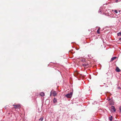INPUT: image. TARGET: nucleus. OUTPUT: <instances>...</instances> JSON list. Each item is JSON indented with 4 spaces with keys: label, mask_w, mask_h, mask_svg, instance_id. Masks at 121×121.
Here are the masks:
<instances>
[{
    "label": "nucleus",
    "mask_w": 121,
    "mask_h": 121,
    "mask_svg": "<svg viewBox=\"0 0 121 121\" xmlns=\"http://www.w3.org/2000/svg\"><path fill=\"white\" fill-rule=\"evenodd\" d=\"M73 93L72 92H71L70 93L68 94H67L65 95V96L67 97L68 98H71L72 96Z\"/></svg>",
    "instance_id": "nucleus-1"
},
{
    "label": "nucleus",
    "mask_w": 121,
    "mask_h": 121,
    "mask_svg": "<svg viewBox=\"0 0 121 121\" xmlns=\"http://www.w3.org/2000/svg\"><path fill=\"white\" fill-rule=\"evenodd\" d=\"M51 95H53L54 96H55L56 95H57V93L56 92V91H52L50 92V96H51Z\"/></svg>",
    "instance_id": "nucleus-2"
},
{
    "label": "nucleus",
    "mask_w": 121,
    "mask_h": 121,
    "mask_svg": "<svg viewBox=\"0 0 121 121\" xmlns=\"http://www.w3.org/2000/svg\"><path fill=\"white\" fill-rule=\"evenodd\" d=\"M13 106H14V108L15 109H17V108H20L21 107L20 105L19 104H17V105H13Z\"/></svg>",
    "instance_id": "nucleus-3"
},
{
    "label": "nucleus",
    "mask_w": 121,
    "mask_h": 121,
    "mask_svg": "<svg viewBox=\"0 0 121 121\" xmlns=\"http://www.w3.org/2000/svg\"><path fill=\"white\" fill-rule=\"evenodd\" d=\"M116 71L117 72H119L120 71V70L117 67H116Z\"/></svg>",
    "instance_id": "nucleus-4"
},
{
    "label": "nucleus",
    "mask_w": 121,
    "mask_h": 121,
    "mask_svg": "<svg viewBox=\"0 0 121 121\" xmlns=\"http://www.w3.org/2000/svg\"><path fill=\"white\" fill-rule=\"evenodd\" d=\"M111 108L112 109H113V110L114 112H115L116 111V109L114 106H112L111 107Z\"/></svg>",
    "instance_id": "nucleus-5"
},
{
    "label": "nucleus",
    "mask_w": 121,
    "mask_h": 121,
    "mask_svg": "<svg viewBox=\"0 0 121 121\" xmlns=\"http://www.w3.org/2000/svg\"><path fill=\"white\" fill-rule=\"evenodd\" d=\"M79 74L78 73L77 71H75L74 72V74L75 76H77Z\"/></svg>",
    "instance_id": "nucleus-6"
},
{
    "label": "nucleus",
    "mask_w": 121,
    "mask_h": 121,
    "mask_svg": "<svg viewBox=\"0 0 121 121\" xmlns=\"http://www.w3.org/2000/svg\"><path fill=\"white\" fill-rule=\"evenodd\" d=\"M117 58V57H112L111 59V61H112L116 59Z\"/></svg>",
    "instance_id": "nucleus-7"
},
{
    "label": "nucleus",
    "mask_w": 121,
    "mask_h": 121,
    "mask_svg": "<svg viewBox=\"0 0 121 121\" xmlns=\"http://www.w3.org/2000/svg\"><path fill=\"white\" fill-rule=\"evenodd\" d=\"M40 95L41 96H43L44 95V93L43 92H41L40 93Z\"/></svg>",
    "instance_id": "nucleus-8"
},
{
    "label": "nucleus",
    "mask_w": 121,
    "mask_h": 121,
    "mask_svg": "<svg viewBox=\"0 0 121 121\" xmlns=\"http://www.w3.org/2000/svg\"><path fill=\"white\" fill-rule=\"evenodd\" d=\"M112 117L111 116L109 118V120L110 121H112Z\"/></svg>",
    "instance_id": "nucleus-9"
},
{
    "label": "nucleus",
    "mask_w": 121,
    "mask_h": 121,
    "mask_svg": "<svg viewBox=\"0 0 121 121\" xmlns=\"http://www.w3.org/2000/svg\"><path fill=\"white\" fill-rule=\"evenodd\" d=\"M82 65L84 67H86L88 65L87 64H82Z\"/></svg>",
    "instance_id": "nucleus-10"
},
{
    "label": "nucleus",
    "mask_w": 121,
    "mask_h": 121,
    "mask_svg": "<svg viewBox=\"0 0 121 121\" xmlns=\"http://www.w3.org/2000/svg\"><path fill=\"white\" fill-rule=\"evenodd\" d=\"M100 29V28H99V29H98V30H97V33L98 34H99L100 33V32H99Z\"/></svg>",
    "instance_id": "nucleus-11"
},
{
    "label": "nucleus",
    "mask_w": 121,
    "mask_h": 121,
    "mask_svg": "<svg viewBox=\"0 0 121 121\" xmlns=\"http://www.w3.org/2000/svg\"><path fill=\"white\" fill-rule=\"evenodd\" d=\"M43 119V117H41L39 119V121H42Z\"/></svg>",
    "instance_id": "nucleus-12"
},
{
    "label": "nucleus",
    "mask_w": 121,
    "mask_h": 121,
    "mask_svg": "<svg viewBox=\"0 0 121 121\" xmlns=\"http://www.w3.org/2000/svg\"><path fill=\"white\" fill-rule=\"evenodd\" d=\"M57 101L56 99L55 98H54L53 100V101L54 103L56 102Z\"/></svg>",
    "instance_id": "nucleus-13"
},
{
    "label": "nucleus",
    "mask_w": 121,
    "mask_h": 121,
    "mask_svg": "<svg viewBox=\"0 0 121 121\" xmlns=\"http://www.w3.org/2000/svg\"><path fill=\"white\" fill-rule=\"evenodd\" d=\"M117 35L118 36H121V33L120 32L118 33H117Z\"/></svg>",
    "instance_id": "nucleus-14"
},
{
    "label": "nucleus",
    "mask_w": 121,
    "mask_h": 121,
    "mask_svg": "<svg viewBox=\"0 0 121 121\" xmlns=\"http://www.w3.org/2000/svg\"><path fill=\"white\" fill-rule=\"evenodd\" d=\"M110 104L112 105L113 104V101H112V102H110Z\"/></svg>",
    "instance_id": "nucleus-15"
},
{
    "label": "nucleus",
    "mask_w": 121,
    "mask_h": 121,
    "mask_svg": "<svg viewBox=\"0 0 121 121\" xmlns=\"http://www.w3.org/2000/svg\"><path fill=\"white\" fill-rule=\"evenodd\" d=\"M114 12L116 13H117V10H115L114 11Z\"/></svg>",
    "instance_id": "nucleus-16"
},
{
    "label": "nucleus",
    "mask_w": 121,
    "mask_h": 121,
    "mask_svg": "<svg viewBox=\"0 0 121 121\" xmlns=\"http://www.w3.org/2000/svg\"><path fill=\"white\" fill-rule=\"evenodd\" d=\"M119 109L120 110L121 112V106L119 107Z\"/></svg>",
    "instance_id": "nucleus-17"
},
{
    "label": "nucleus",
    "mask_w": 121,
    "mask_h": 121,
    "mask_svg": "<svg viewBox=\"0 0 121 121\" xmlns=\"http://www.w3.org/2000/svg\"><path fill=\"white\" fill-rule=\"evenodd\" d=\"M107 100H108V101H109L110 100V98H108L107 99Z\"/></svg>",
    "instance_id": "nucleus-18"
},
{
    "label": "nucleus",
    "mask_w": 121,
    "mask_h": 121,
    "mask_svg": "<svg viewBox=\"0 0 121 121\" xmlns=\"http://www.w3.org/2000/svg\"><path fill=\"white\" fill-rule=\"evenodd\" d=\"M118 0H116L115 1L116 2H117Z\"/></svg>",
    "instance_id": "nucleus-19"
},
{
    "label": "nucleus",
    "mask_w": 121,
    "mask_h": 121,
    "mask_svg": "<svg viewBox=\"0 0 121 121\" xmlns=\"http://www.w3.org/2000/svg\"><path fill=\"white\" fill-rule=\"evenodd\" d=\"M119 40L121 41V38L119 39Z\"/></svg>",
    "instance_id": "nucleus-20"
}]
</instances>
